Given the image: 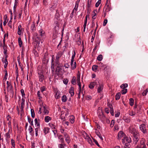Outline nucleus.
Returning <instances> with one entry per match:
<instances>
[{
  "label": "nucleus",
  "mask_w": 148,
  "mask_h": 148,
  "mask_svg": "<svg viewBox=\"0 0 148 148\" xmlns=\"http://www.w3.org/2000/svg\"><path fill=\"white\" fill-rule=\"evenodd\" d=\"M60 21H58L55 20L53 24L54 27L53 29V35H56V34L58 33L59 29V23Z\"/></svg>",
  "instance_id": "nucleus-1"
},
{
  "label": "nucleus",
  "mask_w": 148,
  "mask_h": 148,
  "mask_svg": "<svg viewBox=\"0 0 148 148\" xmlns=\"http://www.w3.org/2000/svg\"><path fill=\"white\" fill-rule=\"evenodd\" d=\"M80 75L79 71H78V73L77 75V84L79 86V92L78 94V97L80 98V95L81 94H82L83 96V92L81 90V84L80 82Z\"/></svg>",
  "instance_id": "nucleus-2"
},
{
  "label": "nucleus",
  "mask_w": 148,
  "mask_h": 148,
  "mask_svg": "<svg viewBox=\"0 0 148 148\" xmlns=\"http://www.w3.org/2000/svg\"><path fill=\"white\" fill-rule=\"evenodd\" d=\"M62 55V53H58L56 56V66H57V70L58 71H59V69H61V65L60 64L59 59L60 58L61 56Z\"/></svg>",
  "instance_id": "nucleus-3"
},
{
  "label": "nucleus",
  "mask_w": 148,
  "mask_h": 148,
  "mask_svg": "<svg viewBox=\"0 0 148 148\" xmlns=\"http://www.w3.org/2000/svg\"><path fill=\"white\" fill-rule=\"evenodd\" d=\"M145 140L144 139L142 138L140 142L138 143L137 147L138 148H146Z\"/></svg>",
  "instance_id": "nucleus-4"
},
{
  "label": "nucleus",
  "mask_w": 148,
  "mask_h": 148,
  "mask_svg": "<svg viewBox=\"0 0 148 148\" xmlns=\"http://www.w3.org/2000/svg\"><path fill=\"white\" fill-rule=\"evenodd\" d=\"M123 143L126 146H127V144L131 142V140L130 137H128L126 136L124 137V138L122 139Z\"/></svg>",
  "instance_id": "nucleus-5"
},
{
  "label": "nucleus",
  "mask_w": 148,
  "mask_h": 148,
  "mask_svg": "<svg viewBox=\"0 0 148 148\" xmlns=\"http://www.w3.org/2000/svg\"><path fill=\"white\" fill-rule=\"evenodd\" d=\"M38 34L40 36V39L43 40L45 38L46 35L44 31L42 29L39 30Z\"/></svg>",
  "instance_id": "nucleus-6"
},
{
  "label": "nucleus",
  "mask_w": 148,
  "mask_h": 148,
  "mask_svg": "<svg viewBox=\"0 0 148 148\" xmlns=\"http://www.w3.org/2000/svg\"><path fill=\"white\" fill-rule=\"evenodd\" d=\"M38 73L39 81L41 82H42L44 79V77L43 75V73L40 71H39Z\"/></svg>",
  "instance_id": "nucleus-7"
},
{
  "label": "nucleus",
  "mask_w": 148,
  "mask_h": 148,
  "mask_svg": "<svg viewBox=\"0 0 148 148\" xmlns=\"http://www.w3.org/2000/svg\"><path fill=\"white\" fill-rule=\"evenodd\" d=\"M125 135L122 131H120L119 132L117 137L118 139L120 140L122 138H124Z\"/></svg>",
  "instance_id": "nucleus-8"
},
{
  "label": "nucleus",
  "mask_w": 148,
  "mask_h": 148,
  "mask_svg": "<svg viewBox=\"0 0 148 148\" xmlns=\"http://www.w3.org/2000/svg\"><path fill=\"white\" fill-rule=\"evenodd\" d=\"M97 112L98 115L99 116L100 118H103V119H104L105 118V116L103 114L102 110L101 109H99V108Z\"/></svg>",
  "instance_id": "nucleus-9"
},
{
  "label": "nucleus",
  "mask_w": 148,
  "mask_h": 148,
  "mask_svg": "<svg viewBox=\"0 0 148 148\" xmlns=\"http://www.w3.org/2000/svg\"><path fill=\"white\" fill-rule=\"evenodd\" d=\"M64 136L65 138V140L68 143H69L71 139L69 136L66 133H64Z\"/></svg>",
  "instance_id": "nucleus-10"
},
{
  "label": "nucleus",
  "mask_w": 148,
  "mask_h": 148,
  "mask_svg": "<svg viewBox=\"0 0 148 148\" xmlns=\"http://www.w3.org/2000/svg\"><path fill=\"white\" fill-rule=\"evenodd\" d=\"M140 130L142 131L144 134L147 133V130L146 129L145 126V124H142L139 127Z\"/></svg>",
  "instance_id": "nucleus-11"
},
{
  "label": "nucleus",
  "mask_w": 148,
  "mask_h": 148,
  "mask_svg": "<svg viewBox=\"0 0 148 148\" xmlns=\"http://www.w3.org/2000/svg\"><path fill=\"white\" fill-rule=\"evenodd\" d=\"M130 132L133 135L137 134L136 129L132 127H130Z\"/></svg>",
  "instance_id": "nucleus-12"
},
{
  "label": "nucleus",
  "mask_w": 148,
  "mask_h": 148,
  "mask_svg": "<svg viewBox=\"0 0 148 148\" xmlns=\"http://www.w3.org/2000/svg\"><path fill=\"white\" fill-rule=\"evenodd\" d=\"M32 38L35 42H37L39 40V37L38 36L37 33H34L33 34Z\"/></svg>",
  "instance_id": "nucleus-13"
},
{
  "label": "nucleus",
  "mask_w": 148,
  "mask_h": 148,
  "mask_svg": "<svg viewBox=\"0 0 148 148\" xmlns=\"http://www.w3.org/2000/svg\"><path fill=\"white\" fill-rule=\"evenodd\" d=\"M43 112L45 114L47 115L49 113V109L46 106H43L42 107Z\"/></svg>",
  "instance_id": "nucleus-14"
},
{
  "label": "nucleus",
  "mask_w": 148,
  "mask_h": 148,
  "mask_svg": "<svg viewBox=\"0 0 148 148\" xmlns=\"http://www.w3.org/2000/svg\"><path fill=\"white\" fill-rule=\"evenodd\" d=\"M49 126L52 129H56V124L55 123L51 122L49 124Z\"/></svg>",
  "instance_id": "nucleus-15"
},
{
  "label": "nucleus",
  "mask_w": 148,
  "mask_h": 148,
  "mask_svg": "<svg viewBox=\"0 0 148 148\" xmlns=\"http://www.w3.org/2000/svg\"><path fill=\"white\" fill-rule=\"evenodd\" d=\"M23 32V29L22 28L21 25H19L18 27V34L19 35H21Z\"/></svg>",
  "instance_id": "nucleus-16"
},
{
  "label": "nucleus",
  "mask_w": 148,
  "mask_h": 148,
  "mask_svg": "<svg viewBox=\"0 0 148 148\" xmlns=\"http://www.w3.org/2000/svg\"><path fill=\"white\" fill-rule=\"evenodd\" d=\"M60 14H59V12L58 10H57L56 13L55 15V20L58 21H60V19L59 18Z\"/></svg>",
  "instance_id": "nucleus-17"
},
{
  "label": "nucleus",
  "mask_w": 148,
  "mask_h": 148,
  "mask_svg": "<svg viewBox=\"0 0 148 148\" xmlns=\"http://www.w3.org/2000/svg\"><path fill=\"white\" fill-rule=\"evenodd\" d=\"M74 88L73 87H71L69 89V92L71 95V96L72 97L74 95Z\"/></svg>",
  "instance_id": "nucleus-18"
},
{
  "label": "nucleus",
  "mask_w": 148,
  "mask_h": 148,
  "mask_svg": "<svg viewBox=\"0 0 148 148\" xmlns=\"http://www.w3.org/2000/svg\"><path fill=\"white\" fill-rule=\"evenodd\" d=\"M56 94L55 95V97L56 99H58L60 97V92L58 90L55 91Z\"/></svg>",
  "instance_id": "nucleus-19"
},
{
  "label": "nucleus",
  "mask_w": 148,
  "mask_h": 148,
  "mask_svg": "<svg viewBox=\"0 0 148 148\" xmlns=\"http://www.w3.org/2000/svg\"><path fill=\"white\" fill-rule=\"evenodd\" d=\"M103 88V85L101 84H99L97 88V92L100 93L101 92Z\"/></svg>",
  "instance_id": "nucleus-20"
},
{
  "label": "nucleus",
  "mask_w": 148,
  "mask_h": 148,
  "mask_svg": "<svg viewBox=\"0 0 148 148\" xmlns=\"http://www.w3.org/2000/svg\"><path fill=\"white\" fill-rule=\"evenodd\" d=\"M134 136V140L135 143L136 144L138 140V134L133 135Z\"/></svg>",
  "instance_id": "nucleus-21"
},
{
  "label": "nucleus",
  "mask_w": 148,
  "mask_h": 148,
  "mask_svg": "<svg viewBox=\"0 0 148 148\" xmlns=\"http://www.w3.org/2000/svg\"><path fill=\"white\" fill-rule=\"evenodd\" d=\"M71 69H74L76 68V64L75 61L74 62V61L72 62L71 61Z\"/></svg>",
  "instance_id": "nucleus-22"
},
{
  "label": "nucleus",
  "mask_w": 148,
  "mask_h": 148,
  "mask_svg": "<svg viewBox=\"0 0 148 148\" xmlns=\"http://www.w3.org/2000/svg\"><path fill=\"white\" fill-rule=\"evenodd\" d=\"M2 61L3 63H5L4 67L5 68L7 67V66L8 63L7 58H3L2 59Z\"/></svg>",
  "instance_id": "nucleus-23"
},
{
  "label": "nucleus",
  "mask_w": 148,
  "mask_h": 148,
  "mask_svg": "<svg viewBox=\"0 0 148 148\" xmlns=\"http://www.w3.org/2000/svg\"><path fill=\"white\" fill-rule=\"evenodd\" d=\"M31 30L32 32H34L36 30V27H35V23L34 22H33L32 23V24L31 27H30Z\"/></svg>",
  "instance_id": "nucleus-24"
},
{
  "label": "nucleus",
  "mask_w": 148,
  "mask_h": 148,
  "mask_svg": "<svg viewBox=\"0 0 148 148\" xmlns=\"http://www.w3.org/2000/svg\"><path fill=\"white\" fill-rule=\"evenodd\" d=\"M51 119V118L49 116H46L45 117L44 120L45 122L48 123Z\"/></svg>",
  "instance_id": "nucleus-25"
},
{
  "label": "nucleus",
  "mask_w": 148,
  "mask_h": 148,
  "mask_svg": "<svg viewBox=\"0 0 148 148\" xmlns=\"http://www.w3.org/2000/svg\"><path fill=\"white\" fill-rule=\"evenodd\" d=\"M5 137L6 139L7 140H8L10 137V130H9L8 132L6 133L5 135Z\"/></svg>",
  "instance_id": "nucleus-26"
},
{
  "label": "nucleus",
  "mask_w": 148,
  "mask_h": 148,
  "mask_svg": "<svg viewBox=\"0 0 148 148\" xmlns=\"http://www.w3.org/2000/svg\"><path fill=\"white\" fill-rule=\"evenodd\" d=\"M123 119L126 122L128 123H129L130 121V118L126 116H124L123 117Z\"/></svg>",
  "instance_id": "nucleus-27"
},
{
  "label": "nucleus",
  "mask_w": 148,
  "mask_h": 148,
  "mask_svg": "<svg viewBox=\"0 0 148 148\" xmlns=\"http://www.w3.org/2000/svg\"><path fill=\"white\" fill-rule=\"evenodd\" d=\"M96 83L94 82H92L90 83L89 86V88L91 89H92L94 88Z\"/></svg>",
  "instance_id": "nucleus-28"
},
{
  "label": "nucleus",
  "mask_w": 148,
  "mask_h": 148,
  "mask_svg": "<svg viewBox=\"0 0 148 148\" xmlns=\"http://www.w3.org/2000/svg\"><path fill=\"white\" fill-rule=\"evenodd\" d=\"M97 10H94L92 14V18L93 19H95L96 18V16L97 15Z\"/></svg>",
  "instance_id": "nucleus-29"
},
{
  "label": "nucleus",
  "mask_w": 148,
  "mask_h": 148,
  "mask_svg": "<svg viewBox=\"0 0 148 148\" xmlns=\"http://www.w3.org/2000/svg\"><path fill=\"white\" fill-rule=\"evenodd\" d=\"M88 142L90 145H92V141L91 139L88 136H87L86 138Z\"/></svg>",
  "instance_id": "nucleus-30"
},
{
  "label": "nucleus",
  "mask_w": 148,
  "mask_h": 148,
  "mask_svg": "<svg viewBox=\"0 0 148 148\" xmlns=\"http://www.w3.org/2000/svg\"><path fill=\"white\" fill-rule=\"evenodd\" d=\"M69 120L71 123H73L74 122V117L73 116H69Z\"/></svg>",
  "instance_id": "nucleus-31"
},
{
  "label": "nucleus",
  "mask_w": 148,
  "mask_h": 148,
  "mask_svg": "<svg viewBox=\"0 0 148 148\" xmlns=\"http://www.w3.org/2000/svg\"><path fill=\"white\" fill-rule=\"evenodd\" d=\"M78 5L79 4H78V2H75V8L73 10V11L75 12V13L77 10Z\"/></svg>",
  "instance_id": "nucleus-32"
},
{
  "label": "nucleus",
  "mask_w": 148,
  "mask_h": 148,
  "mask_svg": "<svg viewBox=\"0 0 148 148\" xmlns=\"http://www.w3.org/2000/svg\"><path fill=\"white\" fill-rule=\"evenodd\" d=\"M67 99V97L65 95H64L62 97V100L63 102H65Z\"/></svg>",
  "instance_id": "nucleus-33"
},
{
  "label": "nucleus",
  "mask_w": 148,
  "mask_h": 148,
  "mask_svg": "<svg viewBox=\"0 0 148 148\" xmlns=\"http://www.w3.org/2000/svg\"><path fill=\"white\" fill-rule=\"evenodd\" d=\"M43 131L45 134H46L49 132V128L48 127H45L43 129Z\"/></svg>",
  "instance_id": "nucleus-34"
},
{
  "label": "nucleus",
  "mask_w": 148,
  "mask_h": 148,
  "mask_svg": "<svg viewBox=\"0 0 148 148\" xmlns=\"http://www.w3.org/2000/svg\"><path fill=\"white\" fill-rule=\"evenodd\" d=\"M71 83L73 85H75L76 84V77L73 76L71 80Z\"/></svg>",
  "instance_id": "nucleus-35"
},
{
  "label": "nucleus",
  "mask_w": 148,
  "mask_h": 148,
  "mask_svg": "<svg viewBox=\"0 0 148 148\" xmlns=\"http://www.w3.org/2000/svg\"><path fill=\"white\" fill-rule=\"evenodd\" d=\"M121 94L120 92L118 93L115 96V99L116 100H119L121 97Z\"/></svg>",
  "instance_id": "nucleus-36"
},
{
  "label": "nucleus",
  "mask_w": 148,
  "mask_h": 148,
  "mask_svg": "<svg viewBox=\"0 0 148 148\" xmlns=\"http://www.w3.org/2000/svg\"><path fill=\"white\" fill-rule=\"evenodd\" d=\"M129 103L130 105L132 106L133 105L134 103V100L132 98H130L129 99Z\"/></svg>",
  "instance_id": "nucleus-37"
},
{
  "label": "nucleus",
  "mask_w": 148,
  "mask_h": 148,
  "mask_svg": "<svg viewBox=\"0 0 148 148\" xmlns=\"http://www.w3.org/2000/svg\"><path fill=\"white\" fill-rule=\"evenodd\" d=\"M18 2L19 1L18 0H15L14 5V10L16 8Z\"/></svg>",
  "instance_id": "nucleus-38"
},
{
  "label": "nucleus",
  "mask_w": 148,
  "mask_h": 148,
  "mask_svg": "<svg viewBox=\"0 0 148 148\" xmlns=\"http://www.w3.org/2000/svg\"><path fill=\"white\" fill-rule=\"evenodd\" d=\"M128 86V85L127 84H124L121 86V88L122 89H124L127 88Z\"/></svg>",
  "instance_id": "nucleus-39"
},
{
  "label": "nucleus",
  "mask_w": 148,
  "mask_h": 148,
  "mask_svg": "<svg viewBox=\"0 0 148 148\" xmlns=\"http://www.w3.org/2000/svg\"><path fill=\"white\" fill-rule=\"evenodd\" d=\"M103 59V56L102 55L100 54L98 56L97 58V59L99 61H101Z\"/></svg>",
  "instance_id": "nucleus-40"
},
{
  "label": "nucleus",
  "mask_w": 148,
  "mask_h": 148,
  "mask_svg": "<svg viewBox=\"0 0 148 148\" xmlns=\"http://www.w3.org/2000/svg\"><path fill=\"white\" fill-rule=\"evenodd\" d=\"M28 122L29 123L31 124V125H33V121L32 119L31 118L28 117Z\"/></svg>",
  "instance_id": "nucleus-41"
},
{
  "label": "nucleus",
  "mask_w": 148,
  "mask_h": 148,
  "mask_svg": "<svg viewBox=\"0 0 148 148\" xmlns=\"http://www.w3.org/2000/svg\"><path fill=\"white\" fill-rule=\"evenodd\" d=\"M18 42L19 45L20 47H21L22 42L21 40V39L20 38H18Z\"/></svg>",
  "instance_id": "nucleus-42"
},
{
  "label": "nucleus",
  "mask_w": 148,
  "mask_h": 148,
  "mask_svg": "<svg viewBox=\"0 0 148 148\" xmlns=\"http://www.w3.org/2000/svg\"><path fill=\"white\" fill-rule=\"evenodd\" d=\"M34 122L35 123V125L36 126H38L40 125L39 123L38 122L37 119L36 118L35 119Z\"/></svg>",
  "instance_id": "nucleus-43"
},
{
  "label": "nucleus",
  "mask_w": 148,
  "mask_h": 148,
  "mask_svg": "<svg viewBox=\"0 0 148 148\" xmlns=\"http://www.w3.org/2000/svg\"><path fill=\"white\" fill-rule=\"evenodd\" d=\"M31 112L32 117L33 118H34L35 117V113L34 110L33 109H31Z\"/></svg>",
  "instance_id": "nucleus-44"
},
{
  "label": "nucleus",
  "mask_w": 148,
  "mask_h": 148,
  "mask_svg": "<svg viewBox=\"0 0 148 148\" xmlns=\"http://www.w3.org/2000/svg\"><path fill=\"white\" fill-rule=\"evenodd\" d=\"M75 51H74V53H73V55L72 56L71 59V61L72 62L74 61V59L75 57Z\"/></svg>",
  "instance_id": "nucleus-45"
},
{
  "label": "nucleus",
  "mask_w": 148,
  "mask_h": 148,
  "mask_svg": "<svg viewBox=\"0 0 148 148\" xmlns=\"http://www.w3.org/2000/svg\"><path fill=\"white\" fill-rule=\"evenodd\" d=\"M54 56H53L52 57V62H51V67L52 68H54V65L53 64V61H54Z\"/></svg>",
  "instance_id": "nucleus-46"
},
{
  "label": "nucleus",
  "mask_w": 148,
  "mask_h": 148,
  "mask_svg": "<svg viewBox=\"0 0 148 148\" xmlns=\"http://www.w3.org/2000/svg\"><path fill=\"white\" fill-rule=\"evenodd\" d=\"M98 66L97 65H94L93 66L92 69L93 71H95L97 69Z\"/></svg>",
  "instance_id": "nucleus-47"
},
{
  "label": "nucleus",
  "mask_w": 148,
  "mask_h": 148,
  "mask_svg": "<svg viewBox=\"0 0 148 148\" xmlns=\"http://www.w3.org/2000/svg\"><path fill=\"white\" fill-rule=\"evenodd\" d=\"M101 0H99L95 4V6L96 7H97L99 6V4L101 3Z\"/></svg>",
  "instance_id": "nucleus-48"
},
{
  "label": "nucleus",
  "mask_w": 148,
  "mask_h": 148,
  "mask_svg": "<svg viewBox=\"0 0 148 148\" xmlns=\"http://www.w3.org/2000/svg\"><path fill=\"white\" fill-rule=\"evenodd\" d=\"M127 89H123L121 91V93L123 94H125L127 92Z\"/></svg>",
  "instance_id": "nucleus-49"
},
{
  "label": "nucleus",
  "mask_w": 148,
  "mask_h": 148,
  "mask_svg": "<svg viewBox=\"0 0 148 148\" xmlns=\"http://www.w3.org/2000/svg\"><path fill=\"white\" fill-rule=\"evenodd\" d=\"M21 92L22 94V95L23 97H24L25 94L24 93V90L23 89H21Z\"/></svg>",
  "instance_id": "nucleus-50"
},
{
  "label": "nucleus",
  "mask_w": 148,
  "mask_h": 148,
  "mask_svg": "<svg viewBox=\"0 0 148 148\" xmlns=\"http://www.w3.org/2000/svg\"><path fill=\"white\" fill-rule=\"evenodd\" d=\"M7 91L8 92H11L12 89V86H10L9 87H7Z\"/></svg>",
  "instance_id": "nucleus-51"
},
{
  "label": "nucleus",
  "mask_w": 148,
  "mask_h": 148,
  "mask_svg": "<svg viewBox=\"0 0 148 148\" xmlns=\"http://www.w3.org/2000/svg\"><path fill=\"white\" fill-rule=\"evenodd\" d=\"M35 131L36 132V136H37L38 135V133L39 131V128L38 127L36 128Z\"/></svg>",
  "instance_id": "nucleus-52"
},
{
  "label": "nucleus",
  "mask_w": 148,
  "mask_h": 148,
  "mask_svg": "<svg viewBox=\"0 0 148 148\" xmlns=\"http://www.w3.org/2000/svg\"><path fill=\"white\" fill-rule=\"evenodd\" d=\"M114 120H112L110 123V127H112L114 125Z\"/></svg>",
  "instance_id": "nucleus-53"
},
{
  "label": "nucleus",
  "mask_w": 148,
  "mask_h": 148,
  "mask_svg": "<svg viewBox=\"0 0 148 148\" xmlns=\"http://www.w3.org/2000/svg\"><path fill=\"white\" fill-rule=\"evenodd\" d=\"M148 91V89H147L146 90L144 91L142 95L143 96H145L146 95Z\"/></svg>",
  "instance_id": "nucleus-54"
},
{
  "label": "nucleus",
  "mask_w": 148,
  "mask_h": 148,
  "mask_svg": "<svg viewBox=\"0 0 148 148\" xmlns=\"http://www.w3.org/2000/svg\"><path fill=\"white\" fill-rule=\"evenodd\" d=\"M129 115L131 116H134L135 114V112H134L133 111H130L129 112Z\"/></svg>",
  "instance_id": "nucleus-55"
},
{
  "label": "nucleus",
  "mask_w": 148,
  "mask_h": 148,
  "mask_svg": "<svg viewBox=\"0 0 148 148\" xmlns=\"http://www.w3.org/2000/svg\"><path fill=\"white\" fill-rule=\"evenodd\" d=\"M110 113L112 115H114V110L112 108L110 107Z\"/></svg>",
  "instance_id": "nucleus-56"
},
{
  "label": "nucleus",
  "mask_w": 148,
  "mask_h": 148,
  "mask_svg": "<svg viewBox=\"0 0 148 148\" xmlns=\"http://www.w3.org/2000/svg\"><path fill=\"white\" fill-rule=\"evenodd\" d=\"M28 130L29 131V133H31L33 131V129L31 126H29V129Z\"/></svg>",
  "instance_id": "nucleus-57"
},
{
  "label": "nucleus",
  "mask_w": 148,
  "mask_h": 148,
  "mask_svg": "<svg viewBox=\"0 0 148 148\" xmlns=\"http://www.w3.org/2000/svg\"><path fill=\"white\" fill-rule=\"evenodd\" d=\"M24 104H25V103H23V102H21V110H23V108L24 107Z\"/></svg>",
  "instance_id": "nucleus-58"
},
{
  "label": "nucleus",
  "mask_w": 148,
  "mask_h": 148,
  "mask_svg": "<svg viewBox=\"0 0 148 148\" xmlns=\"http://www.w3.org/2000/svg\"><path fill=\"white\" fill-rule=\"evenodd\" d=\"M60 132L63 134V135H64V133H66L65 132H64V129L62 128V127H61L60 128Z\"/></svg>",
  "instance_id": "nucleus-59"
},
{
  "label": "nucleus",
  "mask_w": 148,
  "mask_h": 148,
  "mask_svg": "<svg viewBox=\"0 0 148 148\" xmlns=\"http://www.w3.org/2000/svg\"><path fill=\"white\" fill-rule=\"evenodd\" d=\"M110 10V8L109 6L108 5L107 6V8H106V11L107 12H109Z\"/></svg>",
  "instance_id": "nucleus-60"
},
{
  "label": "nucleus",
  "mask_w": 148,
  "mask_h": 148,
  "mask_svg": "<svg viewBox=\"0 0 148 148\" xmlns=\"http://www.w3.org/2000/svg\"><path fill=\"white\" fill-rule=\"evenodd\" d=\"M11 143L12 146L14 147L15 146L14 141L13 139L11 140Z\"/></svg>",
  "instance_id": "nucleus-61"
},
{
  "label": "nucleus",
  "mask_w": 148,
  "mask_h": 148,
  "mask_svg": "<svg viewBox=\"0 0 148 148\" xmlns=\"http://www.w3.org/2000/svg\"><path fill=\"white\" fill-rule=\"evenodd\" d=\"M45 87L44 86H43L41 87L40 88V90L42 92H43L45 90Z\"/></svg>",
  "instance_id": "nucleus-62"
},
{
  "label": "nucleus",
  "mask_w": 148,
  "mask_h": 148,
  "mask_svg": "<svg viewBox=\"0 0 148 148\" xmlns=\"http://www.w3.org/2000/svg\"><path fill=\"white\" fill-rule=\"evenodd\" d=\"M63 82L64 84H68V80L67 79H64Z\"/></svg>",
  "instance_id": "nucleus-63"
},
{
  "label": "nucleus",
  "mask_w": 148,
  "mask_h": 148,
  "mask_svg": "<svg viewBox=\"0 0 148 148\" xmlns=\"http://www.w3.org/2000/svg\"><path fill=\"white\" fill-rule=\"evenodd\" d=\"M108 22V21L107 19H105L103 21V26H105L106 24Z\"/></svg>",
  "instance_id": "nucleus-64"
}]
</instances>
